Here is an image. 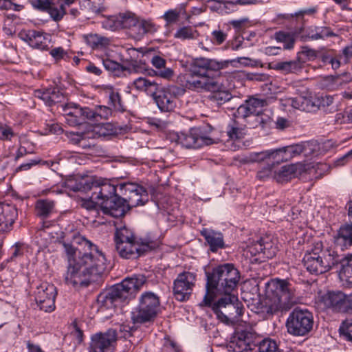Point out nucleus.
<instances>
[{
  "label": "nucleus",
  "mask_w": 352,
  "mask_h": 352,
  "mask_svg": "<svg viewBox=\"0 0 352 352\" xmlns=\"http://www.w3.org/2000/svg\"><path fill=\"white\" fill-rule=\"evenodd\" d=\"M89 219L92 225L104 224V215L115 218L123 217L129 210L124 198L115 195L116 188L96 176H89Z\"/></svg>",
  "instance_id": "obj_1"
},
{
  "label": "nucleus",
  "mask_w": 352,
  "mask_h": 352,
  "mask_svg": "<svg viewBox=\"0 0 352 352\" xmlns=\"http://www.w3.org/2000/svg\"><path fill=\"white\" fill-rule=\"evenodd\" d=\"M234 60H218L214 58H195L190 68L186 87L192 90H218L221 87V69H226Z\"/></svg>",
  "instance_id": "obj_2"
},
{
  "label": "nucleus",
  "mask_w": 352,
  "mask_h": 352,
  "mask_svg": "<svg viewBox=\"0 0 352 352\" xmlns=\"http://www.w3.org/2000/svg\"><path fill=\"white\" fill-rule=\"evenodd\" d=\"M239 279V272L233 264L226 263L217 267L211 274L207 276L206 292L199 305L210 306L214 290L230 294L236 287Z\"/></svg>",
  "instance_id": "obj_3"
},
{
  "label": "nucleus",
  "mask_w": 352,
  "mask_h": 352,
  "mask_svg": "<svg viewBox=\"0 0 352 352\" xmlns=\"http://www.w3.org/2000/svg\"><path fill=\"white\" fill-rule=\"evenodd\" d=\"M146 283V278L143 274H135L126 278L120 284L98 295L96 300L98 309H113L119 302L126 300L130 296L139 291Z\"/></svg>",
  "instance_id": "obj_4"
},
{
  "label": "nucleus",
  "mask_w": 352,
  "mask_h": 352,
  "mask_svg": "<svg viewBox=\"0 0 352 352\" xmlns=\"http://www.w3.org/2000/svg\"><path fill=\"white\" fill-rule=\"evenodd\" d=\"M317 147L318 146L315 142H305L275 150L251 153L243 159V162L253 163L265 160H272L274 162H276L278 164L280 162L290 161L301 154L305 157H309L316 152Z\"/></svg>",
  "instance_id": "obj_5"
},
{
  "label": "nucleus",
  "mask_w": 352,
  "mask_h": 352,
  "mask_svg": "<svg viewBox=\"0 0 352 352\" xmlns=\"http://www.w3.org/2000/svg\"><path fill=\"white\" fill-rule=\"evenodd\" d=\"M267 312L287 311L296 302L294 287L286 280L275 279L266 285Z\"/></svg>",
  "instance_id": "obj_6"
},
{
  "label": "nucleus",
  "mask_w": 352,
  "mask_h": 352,
  "mask_svg": "<svg viewBox=\"0 0 352 352\" xmlns=\"http://www.w3.org/2000/svg\"><path fill=\"white\" fill-rule=\"evenodd\" d=\"M58 108L63 112L69 125L80 126L82 129V131L67 132V135L69 140L74 144H78L85 148L88 134V122H87L88 113L87 111L74 103L60 104L58 105Z\"/></svg>",
  "instance_id": "obj_7"
},
{
  "label": "nucleus",
  "mask_w": 352,
  "mask_h": 352,
  "mask_svg": "<svg viewBox=\"0 0 352 352\" xmlns=\"http://www.w3.org/2000/svg\"><path fill=\"white\" fill-rule=\"evenodd\" d=\"M338 254L332 250L322 248L321 243L315 246L305 254L302 263L311 274H323L330 270L333 266L339 263Z\"/></svg>",
  "instance_id": "obj_8"
},
{
  "label": "nucleus",
  "mask_w": 352,
  "mask_h": 352,
  "mask_svg": "<svg viewBox=\"0 0 352 352\" xmlns=\"http://www.w3.org/2000/svg\"><path fill=\"white\" fill-rule=\"evenodd\" d=\"M212 308L217 319L226 324L237 322L243 311V306L237 296L231 294H225Z\"/></svg>",
  "instance_id": "obj_9"
},
{
  "label": "nucleus",
  "mask_w": 352,
  "mask_h": 352,
  "mask_svg": "<svg viewBox=\"0 0 352 352\" xmlns=\"http://www.w3.org/2000/svg\"><path fill=\"white\" fill-rule=\"evenodd\" d=\"M314 324L313 316L307 309H294L286 321L287 332L294 336H304L311 331Z\"/></svg>",
  "instance_id": "obj_10"
},
{
  "label": "nucleus",
  "mask_w": 352,
  "mask_h": 352,
  "mask_svg": "<svg viewBox=\"0 0 352 352\" xmlns=\"http://www.w3.org/2000/svg\"><path fill=\"white\" fill-rule=\"evenodd\" d=\"M160 306L158 297L153 292L142 294L138 308L133 313L132 320L134 323H143L154 318Z\"/></svg>",
  "instance_id": "obj_11"
},
{
  "label": "nucleus",
  "mask_w": 352,
  "mask_h": 352,
  "mask_svg": "<svg viewBox=\"0 0 352 352\" xmlns=\"http://www.w3.org/2000/svg\"><path fill=\"white\" fill-rule=\"evenodd\" d=\"M105 257L98 248L89 241V285L98 288L103 283V273L106 268Z\"/></svg>",
  "instance_id": "obj_12"
},
{
  "label": "nucleus",
  "mask_w": 352,
  "mask_h": 352,
  "mask_svg": "<svg viewBox=\"0 0 352 352\" xmlns=\"http://www.w3.org/2000/svg\"><path fill=\"white\" fill-rule=\"evenodd\" d=\"M87 255L85 254L80 261L74 264H69L65 274V282L72 285L75 289L80 290L88 287V265L85 258Z\"/></svg>",
  "instance_id": "obj_13"
},
{
  "label": "nucleus",
  "mask_w": 352,
  "mask_h": 352,
  "mask_svg": "<svg viewBox=\"0 0 352 352\" xmlns=\"http://www.w3.org/2000/svg\"><path fill=\"white\" fill-rule=\"evenodd\" d=\"M118 187L124 197V199L129 209L144 205L148 201L146 190L135 183L120 184Z\"/></svg>",
  "instance_id": "obj_14"
},
{
  "label": "nucleus",
  "mask_w": 352,
  "mask_h": 352,
  "mask_svg": "<svg viewBox=\"0 0 352 352\" xmlns=\"http://www.w3.org/2000/svg\"><path fill=\"white\" fill-rule=\"evenodd\" d=\"M57 294L56 287L47 282H43L34 291L35 301L41 310L51 312L55 308V298Z\"/></svg>",
  "instance_id": "obj_15"
},
{
  "label": "nucleus",
  "mask_w": 352,
  "mask_h": 352,
  "mask_svg": "<svg viewBox=\"0 0 352 352\" xmlns=\"http://www.w3.org/2000/svg\"><path fill=\"white\" fill-rule=\"evenodd\" d=\"M196 283V274L184 272L178 274L173 283V293L179 301L188 300Z\"/></svg>",
  "instance_id": "obj_16"
},
{
  "label": "nucleus",
  "mask_w": 352,
  "mask_h": 352,
  "mask_svg": "<svg viewBox=\"0 0 352 352\" xmlns=\"http://www.w3.org/2000/svg\"><path fill=\"white\" fill-rule=\"evenodd\" d=\"M173 139L177 144L187 148H197L213 143L211 138L202 136L199 129L197 128L191 129L188 133H176Z\"/></svg>",
  "instance_id": "obj_17"
},
{
  "label": "nucleus",
  "mask_w": 352,
  "mask_h": 352,
  "mask_svg": "<svg viewBox=\"0 0 352 352\" xmlns=\"http://www.w3.org/2000/svg\"><path fill=\"white\" fill-rule=\"evenodd\" d=\"M175 87H158L153 98L162 111H172L177 107Z\"/></svg>",
  "instance_id": "obj_18"
},
{
  "label": "nucleus",
  "mask_w": 352,
  "mask_h": 352,
  "mask_svg": "<svg viewBox=\"0 0 352 352\" xmlns=\"http://www.w3.org/2000/svg\"><path fill=\"white\" fill-rule=\"evenodd\" d=\"M116 248L122 258H137L144 252L153 249V243L152 242L139 243L135 239L116 245Z\"/></svg>",
  "instance_id": "obj_19"
},
{
  "label": "nucleus",
  "mask_w": 352,
  "mask_h": 352,
  "mask_svg": "<svg viewBox=\"0 0 352 352\" xmlns=\"http://www.w3.org/2000/svg\"><path fill=\"white\" fill-rule=\"evenodd\" d=\"M117 340L116 330L110 329L106 333H98L91 337L94 352H113Z\"/></svg>",
  "instance_id": "obj_20"
},
{
  "label": "nucleus",
  "mask_w": 352,
  "mask_h": 352,
  "mask_svg": "<svg viewBox=\"0 0 352 352\" xmlns=\"http://www.w3.org/2000/svg\"><path fill=\"white\" fill-rule=\"evenodd\" d=\"M254 338L255 334L252 331L251 329L250 330L237 331L230 342V347L234 352H249L256 345L254 343Z\"/></svg>",
  "instance_id": "obj_21"
},
{
  "label": "nucleus",
  "mask_w": 352,
  "mask_h": 352,
  "mask_svg": "<svg viewBox=\"0 0 352 352\" xmlns=\"http://www.w3.org/2000/svg\"><path fill=\"white\" fill-rule=\"evenodd\" d=\"M297 96L289 99L291 105L297 109L305 111H312L316 108L314 96L309 89L302 86L296 89Z\"/></svg>",
  "instance_id": "obj_22"
},
{
  "label": "nucleus",
  "mask_w": 352,
  "mask_h": 352,
  "mask_svg": "<svg viewBox=\"0 0 352 352\" xmlns=\"http://www.w3.org/2000/svg\"><path fill=\"white\" fill-rule=\"evenodd\" d=\"M266 104L263 100L252 98L239 106L236 112L237 119H250L254 115L262 111V107Z\"/></svg>",
  "instance_id": "obj_23"
},
{
  "label": "nucleus",
  "mask_w": 352,
  "mask_h": 352,
  "mask_svg": "<svg viewBox=\"0 0 352 352\" xmlns=\"http://www.w3.org/2000/svg\"><path fill=\"white\" fill-rule=\"evenodd\" d=\"M344 294L342 292H328L318 296V302L324 308L332 309L336 312H343Z\"/></svg>",
  "instance_id": "obj_24"
},
{
  "label": "nucleus",
  "mask_w": 352,
  "mask_h": 352,
  "mask_svg": "<svg viewBox=\"0 0 352 352\" xmlns=\"http://www.w3.org/2000/svg\"><path fill=\"white\" fill-rule=\"evenodd\" d=\"M17 217L14 205L0 203V233L9 230Z\"/></svg>",
  "instance_id": "obj_25"
},
{
  "label": "nucleus",
  "mask_w": 352,
  "mask_h": 352,
  "mask_svg": "<svg viewBox=\"0 0 352 352\" xmlns=\"http://www.w3.org/2000/svg\"><path fill=\"white\" fill-rule=\"evenodd\" d=\"M23 38L33 48L44 50L49 45L48 38L42 32L30 30L25 32Z\"/></svg>",
  "instance_id": "obj_26"
},
{
  "label": "nucleus",
  "mask_w": 352,
  "mask_h": 352,
  "mask_svg": "<svg viewBox=\"0 0 352 352\" xmlns=\"http://www.w3.org/2000/svg\"><path fill=\"white\" fill-rule=\"evenodd\" d=\"M158 30V26L151 19H139L133 36L141 39L146 34H153Z\"/></svg>",
  "instance_id": "obj_27"
},
{
  "label": "nucleus",
  "mask_w": 352,
  "mask_h": 352,
  "mask_svg": "<svg viewBox=\"0 0 352 352\" xmlns=\"http://www.w3.org/2000/svg\"><path fill=\"white\" fill-rule=\"evenodd\" d=\"M334 242L342 250L352 245V223L340 227L338 234L334 237Z\"/></svg>",
  "instance_id": "obj_28"
},
{
  "label": "nucleus",
  "mask_w": 352,
  "mask_h": 352,
  "mask_svg": "<svg viewBox=\"0 0 352 352\" xmlns=\"http://www.w3.org/2000/svg\"><path fill=\"white\" fill-rule=\"evenodd\" d=\"M298 164L285 165L279 168H276L274 171L273 179L278 183L287 182L295 177L297 173Z\"/></svg>",
  "instance_id": "obj_29"
},
{
  "label": "nucleus",
  "mask_w": 352,
  "mask_h": 352,
  "mask_svg": "<svg viewBox=\"0 0 352 352\" xmlns=\"http://www.w3.org/2000/svg\"><path fill=\"white\" fill-rule=\"evenodd\" d=\"M35 96L43 100L48 106L60 102L64 98L60 91L54 87L48 88L44 91L38 90L35 92Z\"/></svg>",
  "instance_id": "obj_30"
},
{
  "label": "nucleus",
  "mask_w": 352,
  "mask_h": 352,
  "mask_svg": "<svg viewBox=\"0 0 352 352\" xmlns=\"http://www.w3.org/2000/svg\"><path fill=\"white\" fill-rule=\"evenodd\" d=\"M130 87L134 88L139 92H144L153 97L157 90L159 85L146 78L139 77L133 81Z\"/></svg>",
  "instance_id": "obj_31"
},
{
  "label": "nucleus",
  "mask_w": 352,
  "mask_h": 352,
  "mask_svg": "<svg viewBox=\"0 0 352 352\" xmlns=\"http://www.w3.org/2000/svg\"><path fill=\"white\" fill-rule=\"evenodd\" d=\"M201 234L210 245L211 251L216 252L218 249L224 247L223 238L221 232L204 228L201 231Z\"/></svg>",
  "instance_id": "obj_32"
},
{
  "label": "nucleus",
  "mask_w": 352,
  "mask_h": 352,
  "mask_svg": "<svg viewBox=\"0 0 352 352\" xmlns=\"http://www.w3.org/2000/svg\"><path fill=\"white\" fill-rule=\"evenodd\" d=\"M138 18L135 15L131 12L120 14L116 20V23L113 28H118L119 27L122 28H127L130 30L131 34L133 36L136 28ZM112 28L111 25H110Z\"/></svg>",
  "instance_id": "obj_33"
},
{
  "label": "nucleus",
  "mask_w": 352,
  "mask_h": 352,
  "mask_svg": "<svg viewBox=\"0 0 352 352\" xmlns=\"http://www.w3.org/2000/svg\"><path fill=\"white\" fill-rule=\"evenodd\" d=\"M341 264L340 278L348 286L352 287V254H347L340 258Z\"/></svg>",
  "instance_id": "obj_34"
},
{
  "label": "nucleus",
  "mask_w": 352,
  "mask_h": 352,
  "mask_svg": "<svg viewBox=\"0 0 352 352\" xmlns=\"http://www.w3.org/2000/svg\"><path fill=\"white\" fill-rule=\"evenodd\" d=\"M35 210L37 216L45 219L55 212V203L47 199H41L36 201Z\"/></svg>",
  "instance_id": "obj_35"
},
{
  "label": "nucleus",
  "mask_w": 352,
  "mask_h": 352,
  "mask_svg": "<svg viewBox=\"0 0 352 352\" xmlns=\"http://www.w3.org/2000/svg\"><path fill=\"white\" fill-rule=\"evenodd\" d=\"M166 63V60L159 56H154L151 59L152 65L157 69L155 74L168 80L173 76L174 72L172 69L165 67Z\"/></svg>",
  "instance_id": "obj_36"
},
{
  "label": "nucleus",
  "mask_w": 352,
  "mask_h": 352,
  "mask_svg": "<svg viewBox=\"0 0 352 352\" xmlns=\"http://www.w3.org/2000/svg\"><path fill=\"white\" fill-rule=\"evenodd\" d=\"M302 67L303 66L300 60L298 58L294 60L278 62L273 66V69L280 71L285 74H297L302 70Z\"/></svg>",
  "instance_id": "obj_37"
},
{
  "label": "nucleus",
  "mask_w": 352,
  "mask_h": 352,
  "mask_svg": "<svg viewBox=\"0 0 352 352\" xmlns=\"http://www.w3.org/2000/svg\"><path fill=\"white\" fill-rule=\"evenodd\" d=\"M327 86L330 89H338L352 81V75L349 73H343L338 76H330L325 78Z\"/></svg>",
  "instance_id": "obj_38"
},
{
  "label": "nucleus",
  "mask_w": 352,
  "mask_h": 352,
  "mask_svg": "<svg viewBox=\"0 0 352 352\" xmlns=\"http://www.w3.org/2000/svg\"><path fill=\"white\" fill-rule=\"evenodd\" d=\"M239 120H232L228 126L227 134L231 140L241 139L246 133L245 124L240 123Z\"/></svg>",
  "instance_id": "obj_39"
},
{
  "label": "nucleus",
  "mask_w": 352,
  "mask_h": 352,
  "mask_svg": "<svg viewBox=\"0 0 352 352\" xmlns=\"http://www.w3.org/2000/svg\"><path fill=\"white\" fill-rule=\"evenodd\" d=\"M307 36L311 40L324 39L326 37L336 36L329 28L327 27H309L307 30Z\"/></svg>",
  "instance_id": "obj_40"
},
{
  "label": "nucleus",
  "mask_w": 352,
  "mask_h": 352,
  "mask_svg": "<svg viewBox=\"0 0 352 352\" xmlns=\"http://www.w3.org/2000/svg\"><path fill=\"white\" fill-rule=\"evenodd\" d=\"M111 115V108L98 105L89 111V121L99 122L102 120H107Z\"/></svg>",
  "instance_id": "obj_41"
},
{
  "label": "nucleus",
  "mask_w": 352,
  "mask_h": 352,
  "mask_svg": "<svg viewBox=\"0 0 352 352\" xmlns=\"http://www.w3.org/2000/svg\"><path fill=\"white\" fill-rule=\"evenodd\" d=\"M66 186L74 192H86L88 188L87 177L74 178L67 181Z\"/></svg>",
  "instance_id": "obj_42"
},
{
  "label": "nucleus",
  "mask_w": 352,
  "mask_h": 352,
  "mask_svg": "<svg viewBox=\"0 0 352 352\" xmlns=\"http://www.w3.org/2000/svg\"><path fill=\"white\" fill-rule=\"evenodd\" d=\"M135 240V236L131 230L126 226L117 228L115 233L116 245Z\"/></svg>",
  "instance_id": "obj_43"
},
{
  "label": "nucleus",
  "mask_w": 352,
  "mask_h": 352,
  "mask_svg": "<svg viewBox=\"0 0 352 352\" xmlns=\"http://www.w3.org/2000/svg\"><path fill=\"white\" fill-rule=\"evenodd\" d=\"M110 45V40L107 37L98 34H89V46L94 50H102Z\"/></svg>",
  "instance_id": "obj_44"
},
{
  "label": "nucleus",
  "mask_w": 352,
  "mask_h": 352,
  "mask_svg": "<svg viewBox=\"0 0 352 352\" xmlns=\"http://www.w3.org/2000/svg\"><path fill=\"white\" fill-rule=\"evenodd\" d=\"M198 36V32L190 26H184L180 28L174 34L175 38L181 40L195 39Z\"/></svg>",
  "instance_id": "obj_45"
},
{
  "label": "nucleus",
  "mask_w": 352,
  "mask_h": 352,
  "mask_svg": "<svg viewBox=\"0 0 352 352\" xmlns=\"http://www.w3.org/2000/svg\"><path fill=\"white\" fill-rule=\"evenodd\" d=\"M109 104L116 111H123L124 107L121 96L118 91H114L112 88L109 89Z\"/></svg>",
  "instance_id": "obj_46"
},
{
  "label": "nucleus",
  "mask_w": 352,
  "mask_h": 352,
  "mask_svg": "<svg viewBox=\"0 0 352 352\" xmlns=\"http://www.w3.org/2000/svg\"><path fill=\"white\" fill-rule=\"evenodd\" d=\"M46 10L48 12L51 17L56 21H60L66 13V10L64 6L58 5V2H56V3L52 2L50 7H48Z\"/></svg>",
  "instance_id": "obj_47"
},
{
  "label": "nucleus",
  "mask_w": 352,
  "mask_h": 352,
  "mask_svg": "<svg viewBox=\"0 0 352 352\" xmlns=\"http://www.w3.org/2000/svg\"><path fill=\"white\" fill-rule=\"evenodd\" d=\"M221 87L218 90L211 91L213 92V98L219 104H223L232 98V94L228 91L223 82L220 80Z\"/></svg>",
  "instance_id": "obj_48"
},
{
  "label": "nucleus",
  "mask_w": 352,
  "mask_h": 352,
  "mask_svg": "<svg viewBox=\"0 0 352 352\" xmlns=\"http://www.w3.org/2000/svg\"><path fill=\"white\" fill-rule=\"evenodd\" d=\"M270 247H272L271 243H265L263 240H260L259 241H257L256 243H254L252 247L250 248V251L251 252H253V251L255 250V254L263 253L267 258H270L274 255V252H271L270 250Z\"/></svg>",
  "instance_id": "obj_49"
},
{
  "label": "nucleus",
  "mask_w": 352,
  "mask_h": 352,
  "mask_svg": "<svg viewBox=\"0 0 352 352\" xmlns=\"http://www.w3.org/2000/svg\"><path fill=\"white\" fill-rule=\"evenodd\" d=\"M258 352H281L275 340L266 338L258 344Z\"/></svg>",
  "instance_id": "obj_50"
},
{
  "label": "nucleus",
  "mask_w": 352,
  "mask_h": 352,
  "mask_svg": "<svg viewBox=\"0 0 352 352\" xmlns=\"http://www.w3.org/2000/svg\"><path fill=\"white\" fill-rule=\"evenodd\" d=\"M106 9L104 0H89V11L95 16H103V12Z\"/></svg>",
  "instance_id": "obj_51"
},
{
  "label": "nucleus",
  "mask_w": 352,
  "mask_h": 352,
  "mask_svg": "<svg viewBox=\"0 0 352 352\" xmlns=\"http://www.w3.org/2000/svg\"><path fill=\"white\" fill-rule=\"evenodd\" d=\"M271 164L263 167L257 173V177L261 180H265L268 178H273L274 171L276 170V164L272 160H269Z\"/></svg>",
  "instance_id": "obj_52"
},
{
  "label": "nucleus",
  "mask_w": 352,
  "mask_h": 352,
  "mask_svg": "<svg viewBox=\"0 0 352 352\" xmlns=\"http://www.w3.org/2000/svg\"><path fill=\"white\" fill-rule=\"evenodd\" d=\"M276 38L277 41L284 43V49L290 50L293 48L295 39L292 35L283 32H278L276 33Z\"/></svg>",
  "instance_id": "obj_53"
},
{
  "label": "nucleus",
  "mask_w": 352,
  "mask_h": 352,
  "mask_svg": "<svg viewBox=\"0 0 352 352\" xmlns=\"http://www.w3.org/2000/svg\"><path fill=\"white\" fill-rule=\"evenodd\" d=\"M317 53L314 50L308 47H303L300 52L298 53V59L300 60L302 65L306 61L314 60L316 58Z\"/></svg>",
  "instance_id": "obj_54"
},
{
  "label": "nucleus",
  "mask_w": 352,
  "mask_h": 352,
  "mask_svg": "<svg viewBox=\"0 0 352 352\" xmlns=\"http://www.w3.org/2000/svg\"><path fill=\"white\" fill-rule=\"evenodd\" d=\"M102 63L104 67L109 71L115 72H124L125 70H126V66L122 65L120 63L110 59L103 60Z\"/></svg>",
  "instance_id": "obj_55"
},
{
  "label": "nucleus",
  "mask_w": 352,
  "mask_h": 352,
  "mask_svg": "<svg viewBox=\"0 0 352 352\" xmlns=\"http://www.w3.org/2000/svg\"><path fill=\"white\" fill-rule=\"evenodd\" d=\"M340 331L349 341L352 342V319L344 321L340 327Z\"/></svg>",
  "instance_id": "obj_56"
},
{
  "label": "nucleus",
  "mask_w": 352,
  "mask_h": 352,
  "mask_svg": "<svg viewBox=\"0 0 352 352\" xmlns=\"http://www.w3.org/2000/svg\"><path fill=\"white\" fill-rule=\"evenodd\" d=\"M117 133L116 128L111 123L102 122L100 138L115 135Z\"/></svg>",
  "instance_id": "obj_57"
},
{
  "label": "nucleus",
  "mask_w": 352,
  "mask_h": 352,
  "mask_svg": "<svg viewBox=\"0 0 352 352\" xmlns=\"http://www.w3.org/2000/svg\"><path fill=\"white\" fill-rule=\"evenodd\" d=\"M23 6L14 3L12 0H0L1 10H13L14 11H21Z\"/></svg>",
  "instance_id": "obj_58"
},
{
  "label": "nucleus",
  "mask_w": 352,
  "mask_h": 352,
  "mask_svg": "<svg viewBox=\"0 0 352 352\" xmlns=\"http://www.w3.org/2000/svg\"><path fill=\"white\" fill-rule=\"evenodd\" d=\"M162 17L166 21V25H168L178 21L179 12L176 10H169L164 14Z\"/></svg>",
  "instance_id": "obj_59"
},
{
  "label": "nucleus",
  "mask_w": 352,
  "mask_h": 352,
  "mask_svg": "<svg viewBox=\"0 0 352 352\" xmlns=\"http://www.w3.org/2000/svg\"><path fill=\"white\" fill-rule=\"evenodd\" d=\"M247 124L250 125L252 128H255L258 126H263L265 124V120L262 117V113H258V114L254 115L250 119L247 120Z\"/></svg>",
  "instance_id": "obj_60"
},
{
  "label": "nucleus",
  "mask_w": 352,
  "mask_h": 352,
  "mask_svg": "<svg viewBox=\"0 0 352 352\" xmlns=\"http://www.w3.org/2000/svg\"><path fill=\"white\" fill-rule=\"evenodd\" d=\"M89 121V138H99L101 130V123Z\"/></svg>",
  "instance_id": "obj_61"
},
{
  "label": "nucleus",
  "mask_w": 352,
  "mask_h": 352,
  "mask_svg": "<svg viewBox=\"0 0 352 352\" xmlns=\"http://www.w3.org/2000/svg\"><path fill=\"white\" fill-rule=\"evenodd\" d=\"M212 41L216 45L222 44L227 38V34L221 30H214L212 32Z\"/></svg>",
  "instance_id": "obj_62"
},
{
  "label": "nucleus",
  "mask_w": 352,
  "mask_h": 352,
  "mask_svg": "<svg viewBox=\"0 0 352 352\" xmlns=\"http://www.w3.org/2000/svg\"><path fill=\"white\" fill-rule=\"evenodd\" d=\"M0 131L1 133V139L3 140H10L14 136V132L11 127L6 125L0 126Z\"/></svg>",
  "instance_id": "obj_63"
},
{
  "label": "nucleus",
  "mask_w": 352,
  "mask_h": 352,
  "mask_svg": "<svg viewBox=\"0 0 352 352\" xmlns=\"http://www.w3.org/2000/svg\"><path fill=\"white\" fill-rule=\"evenodd\" d=\"M352 313V293L349 295L344 294V300L342 313Z\"/></svg>",
  "instance_id": "obj_64"
}]
</instances>
